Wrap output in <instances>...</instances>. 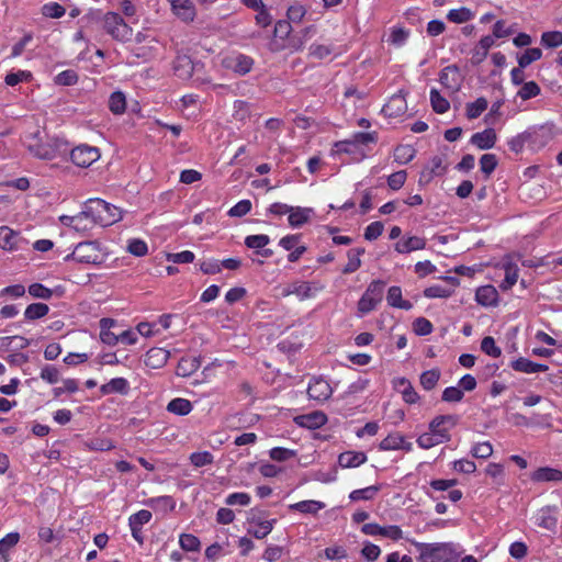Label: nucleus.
Returning a JSON list of instances; mask_svg holds the SVG:
<instances>
[{
  "label": "nucleus",
  "mask_w": 562,
  "mask_h": 562,
  "mask_svg": "<svg viewBox=\"0 0 562 562\" xmlns=\"http://www.w3.org/2000/svg\"><path fill=\"white\" fill-rule=\"evenodd\" d=\"M88 19L94 22L102 23L103 31L110 35L114 41L126 43L132 40L133 30L124 21L123 16L113 11L102 13L100 10L91 11Z\"/></svg>",
  "instance_id": "1"
},
{
  "label": "nucleus",
  "mask_w": 562,
  "mask_h": 562,
  "mask_svg": "<svg viewBox=\"0 0 562 562\" xmlns=\"http://www.w3.org/2000/svg\"><path fill=\"white\" fill-rule=\"evenodd\" d=\"M420 562H458L459 552L451 542L425 543L412 541Z\"/></svg>",
  "instance_id": "2"
},
{
  "label": "nucleus",
  "mask_w": 562,
  "mask_h": 562,
  "mask_svg": "<svg viewBox=\"0 0 562 562\" xmlns=\"http://www.w3.org/2000/svg\"><path fill=\"white\" fill-rule=\"evenodd\" d=\"M86 214L90 215V224L109 226L122 218L120 210L104 200L89 199L86 202Z\"/></svg>",
  "instance_id": "3"
},
{
  "label": "nucleus",
  "mask_w": 562,
  "mask_h": 562,
  "mask_svg": "<svg viewBox=\"0 0 562 562\" xmlns=\"http://www.w3.org/2000/svg\"><path fill=\"white\" fill-rule=\"evenodd\" d=\"M386 283L382 280H373L358 301V312L366 315L376 308L382 302Z\"/></svg>",
  "instance_id": "4"
},
{
  "label": "nucleus",
  "mask_w": 562,
  "mask_h": 562,
  "mask_svg": "<svg viewBox=\"0 0 562 562\" xmlns=\"http://www.w3.org/2000/svg\"><path fill=\"white\" fill-rule=\"evenodd\" d=\"M74 259L81 263L100 265L102 255L97 241L79 243L74 251L66 257V260Z\"/></svg>",
  "instance_id": "5"
},
{
  "label": "nucleus",
  "mask_w": 562,
  "mask_h": 562,
  "mask_svg": "<svg viewBox=\"0 0 562 562\" xmlns=\"http://www.w3.org/2000/svg\"><path fill=\"white\" fill-rule=\"evenodd\" d=\"M38 132L31 136L27 145L29 150L37 158L52 160L56 157L57 153L61 150L66 144L60 139H54L52 143H41L38 139Z\"/></svg>",
  "instance_id": "6"
},
{
  "label": "nucleus",
  "mask_w": 562,
  "mask_h": 562,
  "mask_svg": "<svg viewBox=\"0 0 562 562\" xmlns=\"http://www.w3.org/2000/svg\"><path fill=\"white\" fill-rule=\"evenodd\" d=\"M529 138V146L532 149H539L548 145L555 136L554 124L546 123L532 126L526 130Z\"/></svg>",
  "instance_id": "7"
},
{
  "label": "nucleus",
  "mask_w": 562,
  "mask_h": 562,
  "mask_svg": "<svg viewBox=\"0 0 562 562\" xmlns=\"http://www.w3.org/2000/svg\"><path fill=\"white\" fill-rule=\"evenodd\" d=\"M266 514V510H261L259 508H251L247 513V521L259 527V529L248 530V533L252 535L257 539H263L265 537H267L273 529L274 524L277 522L276 519L265 520L263 518Z\"/></svg>",
  "instance_id": "8"
},
{
  "label": "nucleus",
  "mask_w": 562,
  "mask_h": 562,
  "mask_svg": "<svg viewBox=\"0 0 562 562\" xmlns=\"http://www.w3.org/2000/svg\"><path fill=\"white\" fill-rule=\"evenodd\" d=\"M459 423V416L453 414L438 415L429 423V430L440 440H451L450 430Z\"/></svg>",
  "instance_id": "9"
},
{
  "label": "nucleus",
  "mask_w": 562,
  "mask_h": 562,
  "mask_svg": "<svg viewBox=\"0 0 562 562\" xmlns=\"http://www.w3.org/2000/svg\"><path fill=\"white\" fill-rule=\"evenodd\" d=\"M100 158V153L97 147L88 145H80L70 151L71 161L82 168H87Z\"/></svg>",
  "instance_id": "10"
},
{
  "label": "nucleus",
  "mask_w": 562,
  "mask_h": 562,
  "mask_svg": "<svg viewBox=\"0 0 562 562\" xmlns=\"http://www.w3.org/2000/svg\"><path fill=\"white\" fill-rule=\"evenodd\" d=\"M331 393V386L322 378H313L308 383L307 394L312 400L323 402L328 400Z\"/></svg>",
  "instance_id": "11"
},
{
  "label": "nucleus",
  "mask_w": 562,
  "mask_h": 562,
  "mask_svg": "<svg viewBox=\"0 0 562 562\" xmlns=\"http://www.w3.org/2000/svg\"><path fill=\"white\" fill-rule=\"evenodd\" d=\"M439 82L452 93L458 92L461 89L459 67L457 65H449L445 67L439 74Z\"/></svg>",
  "instance_id": "12"
},
{
  "label": "nucleus",
  "mask_w": 562,
  "mask_h": 562,
  "mask_svg": "<svg viewBox=\"0 0 562 562\" xmlns=\"http://www.w3.org/2000/svg\"><path fill=\"white\" fill-rule=\"evenodd\" d=\"M26 240L20 233L9 228L8 226L0 227V248L4 250H15L22 247Z\"/></svg>",
  "instance_id": "13"
},
{
  "label": "nucleus",
  "mask_w": 562,
  "mask_h": 562,
  "mask_svg": "<svg viewBox=\"0 0 562 562\" xmlns=\"http://www.w3.org/2000/svg\"><path fill=\"white\" fill-rule=\"evenodd\" d=\"M151 519V513L146 509H142L135 514H133L128 519V525L132 531L133 538L138 542H144V537L142 532V526L149 522Z\"/></svg>",
  "instance_id": "14"
},
{
  "label": "nucleus",
  "mask_w": 562,
  "mask_h": 562,
  "mask_svg": "<svg viewBox=\"0 0 562 562\" xmlns=\"http://www.w3.org/2000/svg\"><path fill=\"white\" fill-rule=\"evenodd\" d=\"M294 423L303 428L317 429L327 423V416L321 411H314L294 417Z\"/></svg>",
  "instance_id": "15"
},
{
  "label": "nucleus",
  "mask_w": 562,
  "mask_h": 562,
  "mask_svg": "<svg viewBox=\"0 0 562 562\" xmlns=\"http://www.w3.org/2000/svg\"><path fill=\"white\" fill-rule=\"evenodd\" d=\"M406 110L407 103L402 91L392 95L389 102L382 108V112L389 117H397L404 114Z\"/></svg>",
  "instance_id": "16"
},
{
  "label": "nucleus",
  "mask_w": 562,
  "mask_h": 562,
  "mask_svg": "<svg viewBox=\"0 0 562 562\" xmlns=\"http://www.w3.org/2000/svg\"><path fill=\"white\" fill-rule=\"evenodd\" d=\"M497 136L494 128L488 127L482 132H477L471 136L470 143L479 149H491L495 146Z\"/></svg>",
  "instance_id": "17"
},
{
  "label": "nucleus",
  "mask_w": 562,
  "mask_h": 562,
  "mask_svg": "<svg viewBox=\"0 0 562 562\" xmlns=\"http://www.w3.org/2000/svg\"><path fill=\"white\" fill-rule=\"evenodd\" d=\"M169 356L170 352L164 348H151L146 352L144 363L148 368L159 369L167 363Z\"/></svg>",
  "instance_id": "18"
},
{
  "label": "nucleus",
  "mask_w": 562,
  "mask_h": 562,
  "mask_svg": "<svg viewBox=\"0 0 562 562\" xmlns=\"http://www.w3.org/2000/svg\"><path fill=\"white\" fill-rule=\"evenodd\" d=\"M557 507L546 506L542 507L537 514V525L549 531H553L557 527Z\"/></svg>",
  "instance_id": "19"
},
{
  "label": "nucleus",
  "mask_w": 562,
  "mask_h": 562,
  "mask_svg": "<svg viewBox=\"0 0 562 562\" xmlns=\"http://www.w3.org/2000/svg\"><path fill=\"white\" fill-rule=\"evenodd\" d=\"M533 482H560L562 481V471L550 467L538 468L530 474Z\"/></svg>",
  "instance_id": "20"
},
{
  "label": "nucleus",
  "mask_w": 562,
  "mask_h": 562,
  "mask_svg": "<svg viewBox=\"0 0 562 562\" xmlns=\"http://www.w3.org/2000/svg\"><path fill=\"white\" fill-rule=\"evenodd\" d=\"M175 74L181 79H189L194 72V64L190 56L178 55L173 61Z\"/></svg>",
  "instance_id": "21"
},
{
  "label": "nucleus",
  "mask_w": 562,
  "mask_h": 562,
  "mask_svg": "<svg viewBox=\"0 0 562 562\" xmlns=\"http://www.w3.org/2000/svg\"><path fill=\"white\" fill-rule=\"evenodd\" d=\"M171 3L173 13L184 22L193 21L195 16L194 7L190 0H168Z\"/></svg>",
  "instance_id": "22"
},
{
  "label": "nucleus",
  "mask_w": 562,
  "mask_h": 562,
  "mask_svg": "<svg viewBox=\"0 0 562 562\" xmlns=\"http://www.w3.org/2000/svg\"><path fill=\"white\" fill-rule=\"evenodd\" d=\"M426 247L425 238L418 236L404 237L398 240L394 248L400 254H408L415 250H420Z\"/></svg>",
  "instance_id": "23"
},
{
  "label": "nucleus",
  "mask_w": 562,
  "mask_h": 562,
  "mask_svg": "<svg viewBox=\"0 0 562 562\" xmlns=\"http://www.w3.org/2000/svg\"><path fill=\"white\" fill-rule=\"evenodd\" d=\"M475 300L482 306H494L498 302V292L493 285L477 288Z\"/></svg>",
  "instance_id": "24"
},
{
  "label": "nucleus",
  "mask_w": 562,
  "mask_h": 562,
  "mask_svg": "<svg viewBox=\"0 0 562 562\" xmlns=\"http://www.w3.org/2000/svg\"><path fill=\"white\" fill-rule=\"evenodd\" d=\"M100 324V339L103 344L109 346H115L119 342L117 334L111 331V328L115 325L113 318L103 317L99 322Z\"/></svg>",
  "instance_id": "25"
},
{
  "label": "nucleus",
  "mask_w": 562,
  "mask_h": 562,
  "mask_svg": "<svg viewBox=\"0 0 562 562\" xmlns=\"http://www.w3.org/2000/svg\"><path fill=\"white\" fill-rule=\"evenodd\" d=\"M367 461V454L362 451H346L339 454L338 464L341 468H356Z\"/></svg>",
  "instance_id": "26"
},
{
  "label": "nucleus",
  "mask_w": 562,
  "mask_h": 562,
  "mask_svg": "<svg viewBox=\"0 0 562 562\" xmlns=\"http://www.w3.org/2000/svg\"><path fill=\"white\" fill-rule=\"evenodd\" d=\"M395 387H397L400 390V392L403 396V400L407 404H415L419 401L418 393L415 391L412 383L406 378H398L395 381Z\"/></svg>",
  "instance_id": "27"
},
{
  "label": "nucleus",
  "mask_w": 562,
  "mask_h": 562,
  "mask_svg": "<svg viewBox=\"0 0 562 562\" xmlns=\"http://www.w3.org/2000/svg\"><path fill=\"white\" fill-rule=\"evenodd\" d=\"M494 38L491 35L483 36L479 45L473 49L471 61L473 65L481 64L487 56L488 49L493 46Z\"/></svg>",
  "instance_id": "28"
},
{
  "label": "nucleus",
  "mask_w": 562,
  "mask_h": 562,
  "mask_svg": "<svg viewBox=\"0 0 562 562\" xmlns=\"http://www.w3.org/2000/svg\"><path fill=\"white\" fill-rule=\"evenodd\" d=\"M386 301L392 307L405 311H409L413 307V304L409 301L402 299V289L397 285H393L387 290Z\"/></svg>",
  "instance_id": "29"
},
{
  "label": "nucleus",
  "mask_w": 562,
  "mask_h": 562,
  "mask_svg": "<svg viewBox=\"0 0 562 562\" xmlns=\"http://www.w3.org/2000/svg\"><path fill=\"white\" fill-rule=\"evenodd\" d=\"M200 366H201L200 358H198V357H183V358H181L179 360L176 372H177V374L179 376H183V378L190 376L195 371H198Z\"/></svg>",
  "instance_id": "30"
},
{
  "label": "nucleus",
  "mask_w": 562,
  "mask_h": 562,
  "mask_svg": "<svg viewBox=\"0 0 562 562\" xmlns=\"http://www.w3.org/2000/svg\"><path fill=\"white\" fill-rule=\"evenodd\" d=\"M289 213V224L292 227H301L310 221V216L313 213V209L292 206V211H290Z\"/></svg>",
  "instance_id": "31"
},
{
  "label": "nucleus",
  "mask_w": 562,
  "mask_h": 562,
  "mask_svg": "<svg viewBox=\"0 0 562 562\" xmlns=\"http://www.w3.org/2000/svg\"><path fill=\"white\" fill-rule=\"evenodd\" d=\"M325 504L319 501H302L289 505V509L292 512H300L303 514L316 515L318 510L323 509Z\"/></svg>",
  "instance_id": "32"
},
{
  "label": "nucleus",
  "mask_w": 562,
  "mask_h": 562,
  "mask_svg": "<svg viewBox=\"0 0 562 562\" xmlns=\"http://www.w3.org/2000/svg\"><path fill=\"white\" fill-rule=\"evenodd\" d=\"M364 248H351L348 250V263L344 267L342 273L349 274L361 267L360 256L364 254Z\"/></svg>",
  "instance_id": "33"
},
{
  "label": "nucleus",
  "mask_w": 562,
  "mask_h": 562,
  "mask_svg": "<svg viewBox=\"0 0 562 562\" xmlns=\"http://www.w3.org/2000/svg\"><path fill=\"white\" fill-rule=\"evenodd\" d=\"M167 411L178 416H186L192 411V404L189 400L177 397L168 403Z\"/></svg>",
  "instance_id": "34"
},
{
  "label": "nucleus",
  "mask_w": 562,
  "mask_h": 562,
  "mask_svg": "<svg viewBox=\"0 0 562 562\" xmlns=\"http://www.w3.org/2000/svg\"><path fill=\"white\" fill-rule=\"evenodd\" d=\"M232 68L233 70L238 75H246L248 74L254 65V59L247 55L239 54L233 59Z\"/></svg>",
  "instance_id": "35"
},
{
  "label": "nucleus",
  "mask_w": 562,
  "mask_h": 562,
  "mask_svg": "<svg viewBox=\"0 0 562 562\" xmlns=\"http://www.w3.org/2000/svg\"><path fill=\"white\" fill-rule=\"evenodd\" d=\"M109 109L113 114L120 115L125 112L126 99L123 92L115 91L110 95Z\"/></svg>",
  "instance_id": "36"
},
{
  "label": "nucleus",
  "mask_w": 562,
  "mask_h": 562,
  "mask_svg": "<svg viewBox=\"0 0 562 562\" xmlns=\"http://www.w3.org/2000/svg\"><path fill=\"white\" fill-rule=\"evenodd\" d=\"M430 104L432 110L438 114L446 113L450 108L449 101L442 97L437 89L430 90Z\"/></svg>",
  "instance_id": "37"
},
{
  "label": "nucleus",
  "mask_w": 562,
  "mask_h": 562,
  "mask_svg": "<svg viewBox=\"0 0 562 562\" xmlns=\"http://www.w3.org/2000/svg\"><path fill=\"white\" fill-rule=\"evenodd\" d=\"M48 312H49V307L47 304L32 303L26 307V310L24 312V317L27 321H35V319L46 316L48 314Z\"/></svg>",
  "instance_id": "38"
},
{
  "label": "nucleus",
  "mask_w": 562,
  "mask_h": 562,
  "mask_svg": "<svg viewBox=\"0 0 562 562\" xmlns=\"http://www.w3.org/2000/svg\"><path fill=\"white\" fill-rule=\"evenodd\" d=\"M380 491L379 485H371L364 488L355 490L349 494V498L352 502L358 501H371L375 497L378 492Z\"/></svg>",
  "instance_id": "39"
},
{
  "label": "nucleus",
  "mask_w": 562,
  "mask_h": 562,
  "mask_svg": "<svg viewBox=\"0 0 562 562\" xmlns=\"http://www.w3.org/2000/svg\"><path fill=\"white\" fill-rule=\"evenodd\" d=\"M416 155V149L412 145H398L394 150V159L398 164H408Z\"/></svg>",
  "instance_id": "40"
},
{
  "label": "nucleus",
  "mask_w": 562,
  "mask_h": 562,
  "mask_svg": "<svg viewBox=\"0 0 562 562\" xmlns=\"http://www.w3.org/2000/svg\"><path fill=\"white\" fill-rule=\"evenodd\" d=\"M488 106L485 98H477L474 102L467 104V117L469 120L477 119Z\"/></svg>",
  "instance_id": "41"
},
{
  "label": "nucleus",
  "mask_w": 562,
  "mask_h": 562,
  "mask_svg": "<svg viewBox=\"0 0 562 562\" xmlns=\"http://www.w3.org/2000/svg\"><path fill=\"white\" fill-rule=\"evenodd\" d=\"M518 279V267L516 263L508 262L505 265V279L501 283L503 291L509 290Z\"/></svg>",
  "instance_id": "42"
},
{
  "label": "nucleus",
  "mask_w": 562,
  "mask_h": 562,
  "mask_svg": "<svg viewBox=\"0 0 562 562\" xmlns=\"http://www.w3.org/2000/svg\"><path fill=\"white\" fill-rule=\"evenodd\" d=\"M473 16L474 13L469 8L465 7L452 9L447 14V19L453 23H465L472 20Z\"/></svg>",
  "instance_id": "43"
},
{
  "label": "nucleus",
  "mask_w": 562,
  "mask_h": 562,
  "mask_svg": "<svg viewBox=\"0 0 562 562\" xmlns=\"http://www.w3.org/2000/svg\"><path fill=\"white\" fill-rule=\"evenodd\" d=\"M20 535L18 532H10L2 539H0V555L4 562H8L9 551L19 542Z\"/></svg>",
  "instance_id": "44"
},
{
  "label": "nucleus",
  "mask_w": 562,
  "mask_h": 562,
  "mask_svg": "<svg viewBox=\"0 0 562 562\" xmlns=\"http://www.w3.org/2000/svg\"><path fill=\"white\" fill-rule=\"evenodd\" d=\"M404 442V436L400 432H392L386 436L379 445L380 450H400V445Z\"/></svg>",
  "instance_id": "45"
},
{
  "label": "nucleus",
  "mask_w": 562,
  "mask_h": 562,
  "mask_svg": "<svg viewBox=\"0 0 562 562\" xmlns=\"http://www.w3.org/2000/svg\"><path fill=\"white\" fill-rule=\"evenodd\" d=\"M440 379V370L431 369L420 374V385L426 390H432Z\"/></svg>",
  "instance_id": "46"
},
{
  "label": "nucleus",
  "mask_w": 562,
  "mask_h": 562,
  "mask_svg": "<svg viewBox=\"0 0 562 562\" xmlns=\"http://www.w3.org/2000/svg\"><path fill=\"white\" fill-rule=\"evenodd\" d=\"M541 57L542 50L540 48H527L524 54L517 57V61L520 68H526L531 63L539 60Z\"/></svg>",
  "instance_id": "47"
},
{
  "label": "nucleus",
  "mask_w": 562,
  "mask_h": 562,
  "mask_svg": "<svg viewBox=\"0 0 562 562\" xmlns=\"http://www.w3.org/2000/svg\"><path fill=\"white\" fill-rule=\"evenodd\" d=\"M179 544L182 550L188 552H198L201 548L199 538L191 533L180 535Z\"/></svg>",
  "instance_id": "48"
},
{
  "label": "nucleus",
  "mask_w": 562,
  "mask_h": 562,
  "mask_svg": "<svg viewBox=\"0 0 562 562\" xmlns=\"http://www.w3.org/2000/svg\"><path fill=\"white\" fill-rule=\"evenodd\" d=\"M541 45L548 48H557L562 45V32L549 31L541 35Z\"/></svg>",
  "instance_id": "49"
},
{
  "label": "nucleus",
  "mask_w": 562,
  "mask_h": 562,
  "mask_svg": "<svg viewBox=\"0 0 562 562\" xmlns=\"http://www.w3.org/2000/svg\"><path fill=\"white\" fill-rule=\"evenodd\" d=\"M149 505L155 509H160L164 512H171L176 507V502L171 496H158L149 499Z\"/></svg>",
  "instance_id": "50"
},
{
  "label": "nucleus",
  "mask_w": 562,
  "mask_h": 562,
  "mask_svg": "<svg viewBox=\"0 0 562 562\" xmlns=\"http://www.w3.org/2000/svg\"><path fill=\"white\" fill-rule=\"evenodd\" d=\"M497 158L494 154H484L480 158L481 171L488 178L497 167Z\"/></svg>",
  "instance_id": "51"
},
{
  "label": "nucleus",
  "mask_w": 562,
  "mask_h": 562,
  "mask_svg": "<svg viewBox=\"0 0 562 562\" xmlns=\"http://www.w3.org/2000/svg\"><path fill=\"white\" fill-rule=\"evenodd\" d=\"M79 76L78 74L72 69H67L61 72H59L55 79L54 82L58 86H74L78 82Z\"/></svg>",
  "instance_id": "52"
},
{
  "label": "nucleus",
  "mask_w": 562,
  "mask_h": 562,
  "mask_svg": "<svg viewBox=\"0 0 562 562\" xmlns=\"http://www.w3.org/2000/svg\"><path fill=\"white\" fill-rule=\"evenodd\" d=\"M540 87L535 81L524 82L517 95L522 100H529L540 94Z\"/></svg>",
  "instance_id": "53"
},
{
  "label": "nucleus",
  "mask_w": 562,
  "mask_h": 562,
  "mask_svg": "<svg viewBox=\"0 0 562 562\" xmlns=\"http://www.w3.org/2000/svg\"><path fill=\"white\" fill-rule=\"evenodd\" d=\"M270 243V238L268 235L259 234V235H249L245 238V245L248 248L261 250Z\"/></svg>",
  "instance_id": "54"
},
{
  "label": "nucleus",
  "mask_w": 562,
  "mask_h": 562,
  "mask_svg": "<svg viewBox=\"0 0 562 562\" xmlns=\"http://www.w3.org/2000/svg\"><path fill=\"white\" fill-rule=\"evenodd\" d=\"M74 229L76 232H87L94 225L90 224V215L86 214V206L80 213L74 215Z\"/></svg>",
  "instance_id": "55"
},
{
  "label": "nucleus",
  "mask_w": 562,
  "mask_h": 562,
  "mask_svg": "<svg viewBox=\"0 0 562 562\" xmlns=\"http://www.w3.org/2000/svg\"><path fill=\"white\" fill-rule=\"evenodd\" d=\"M481 350L494 358H498L502 355V349L496 346L494 338L491 336H486L482 339Z\"/></svg>",
  "instance_id": "56"
},
{
  "label": "nucleus",
  "mask_w": 562,
  "mask_h": 562,
  "mask_svg": "<svg viewBox=\"0 0 562 562\" xmlns=\"http://www.w3.org/2000/svg\"><path fill=\"white\" fill-rule=\"evenodd\" d=\"M464 393L459 386L446 387L442 392L441 400L448 403H458L463 400Z\"/></svg>",
  "instance_id": "57"
},
{
  "label": "nucleus",
  "mask_w": 562,
  "mask_h": 562,
  "mask_svg": "<svg viewBox=\"0 0 562 562\" xmlns=\"http://www.w3.org/2000/svg\"><path fill=\"white\" fill-rule=\"evenodd\" d=\"M432 329V324L425 317H417L413 322V330L418 336H427L431 334Z\"/></svg>",
  "instance_id": "58"
},
{
  "label": "nucleus",
  "mask_w": 562,
  "mask_h": 562,
  "mask_svg": "<svg viewBox=\"0 0 562 562\" xmlns=\"http://www.w3.org/2000/svg\"><path fill=\"white\" fill-rule=\"evenodd\" d=\"M27 291L30 295L36 299L49 300L53 296V290L42 283H32Z\"/></svg>",
  "instance_id": "59"
},
{
  "label": "nucleus",
  "mask_w": 562,
  "mask_h": 562,
  "mask_svg": "<svg viewBox=\"0 0 562 562\" xmlns=\"http://www.w3.org/2000/svg\"><path fill=\"white\" fill-rule=\"evenodd\" d=\"M471 454L477 459H487L493 454V446L488 441L479 442L472 448Z\"/></svg>",
  "instance_id": "60"
},
{
  "label": "nucleus",
  "mask_w": 562,
  "mask_h": 562,
  "mask_svg": "<svg viewBox=\"0 0 562 562\" xmlns=\"http://www.w3.org/2000/svg\"><path fill=\"white\" fill-rule=\"evenodd\" d=\"M269 456L274 461L283 462V461H286V460L295 457L296 452L294 450H291V449H286V448H282V447H276V448H272L269 451Z\"/></svg>",
  "instance_id": "61"
},
{
  "label": "nucleus",
  "mask_w": 562,
  "mask_h": 562,
  "mask_svg": "<svg viewBox=\"0 0 562 562\" xmlns=\"http://www.w3.org/2000/svg\"><path fill=\"white\" fill-rule=\"evenodd\" d=\"M127 251L136 257H143L147 254V244L138 238L131 239L127 245Z\"/></svg>",
  "instance_id": "62"
},
{
  "label": "nucleus",
  "mask_w": 562,
  "mask_h": 562,
  "mask_svg": "<svg viewBox=\"0 0 562 562\" xmlns=\"http://www.w3.org/2000/svg\"><path fill=\"white\" fill-rule=\"evenodd\" d=\"M190 461L194 467L201 468L213 463V454L209 451L193 452L190 456Z\"/></svg>",
  "instance_id": "63"
},
{
  "label": "nucleus",
  "mask_w": 562,
  "mask_h": 562,
  "mask_svg": "<svg viewBox=\"0 0 562 562\" xmlns=\"http://www.w3.org/2000/svg\"><path fill=\"white\" fill-rule=\"evenodd\" d=\"M535 363L533 361L527 359V358H518L514 360L510 364V367L517 371V372H524V373H535Z\"/></svg>",
  "instance_id": "64"
}]
</instances>
